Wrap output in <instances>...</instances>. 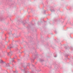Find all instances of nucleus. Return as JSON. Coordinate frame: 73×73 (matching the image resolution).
<instances>
[{"label": "nucleus", "mask_w": 73, "mask_h": 73, "mask_svg": "<svg viewBox=\"0 0 73 73\" xmlns=\"http://www.w3.org/2000/svg\"><path fill=\"white\" fill-rule=\"evenodd\" d=\"M1 62H3V61L2 60H1Z\"/></svg>", "instance_id": "1"}]
</instances>
